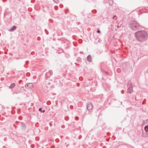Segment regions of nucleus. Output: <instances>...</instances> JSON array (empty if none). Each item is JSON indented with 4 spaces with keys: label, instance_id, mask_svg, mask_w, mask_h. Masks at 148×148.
<instances>
[{
    "label": "nucleus",
    "instance_id": "23",
    "mask_svg": "<svg viewBox=\"0 0 148 148\" xmlns=\"http://www.w3.org/2000/svg\"><path fill=\"white\" fill-rule=\"evenodd\" d=\"M49 125L51 126L52 125V124L51 123H49Z\"/></svg>",
    "mask_w": 148,
    "mask_h": 148
},
{
    "label": "nucleus",
    "instance_id": "10",
    "mask_svg": "<svg viewBox=\"0 0 148 148\" xmlns=\"http://www.w3.org/2000/svg\"><path fill=\"white\" fill-rule=\"evenodd\" d=\"M87 60L89 62H91L92 61V59L91 56L89 55L87 57Z\"/></svg>",
    "mask_w": 148,
    "mask_h": 148
},
{
    "label": "nucleus",
    "instance_id": "18",
    "mask_svg": "<svg viewBox=\"0 0 148 148\" xmlns=\"http://www.w3.org/2000/svg\"><path fill=\"white\" fill-rule=\"evenodd\" d=\"M75 119L76 120H77L78 119V117L77 116H76L75 117Z\"/></svg>",
    "mask_w": 148,
    "mask_h": 148
},
{
    "label": "nucleus",
    "instance_id": "13",
    "mask_svg": "<svg viewBox=\"0 0 148 148\" xmlns=\"http://www.w3.org/2000/svg\"><path fill=\"white\" fill-rule=\"evenodd\" d=\"M112 18L114 20H115L117 18H116V15H114V16L113 17H112Z\"/></svg>",
    "mask_w": 148,
    "mask_h": 148
},
{
    "label": "nucleus",
    "instance_id": "7",
    "mask_svg": "<svg viewBox=\"0 0 148 148\" xmlns=\"http://www.w3.org/2000/svg\"><path fill=\"white\" fill-rule=\"evenodd\" d=\"M93 108V106L92 103H89L87 105V109L88 110H91Z\"/></svg>",
    "mask_w": 148,
    "mask_h": 148
},
{
    "label": "nucleus",
    "instance_id": "11",
    "mask_svg": "<svg viewBox=\"0 0 148 148\" xmlns=\"http://www.w3.org/2000/svg\"><path fill=\"white\" fill-rule=\"evenodd\" d=\"M21 126L24 129H25L26 127L25 125L23 123L21 122Z\"/></svg>",
    "mask_w": 148,
    "mask_h": 148
},
{
    "label": "nucleus",
    "instance_id": "15",
    "mask_svg": "<svg viewBox=\"0 0 148 148\" xmlns=\"http://www.w3.org/2000/svg\"><path fill=\"white\" fill-rule=\"evenodd\" d=\"M45 32H46V34H48V32L47 31V30L46 29H45Z\"/></svg>",
    "mask_w": 148,
    "mask_h": 148
},
{
    "label": "nucleus",
    "instance_id": "6",
    "mask_svg": "<svg viewBox=\"0 0 148 148\" xmlns=\"http://www.w3.org/2000/svg\"><path fill=\"white\" fill-rule=\"evenodd\" d=\"M53 73L52 71L51 70H49L48 72L46 73L45 74V76L46 78H48L50 77Z\"/></svg>",
    "mask_w": 148,
    "mask_h": 148
},
{
    "label": "nucleus",
    "instance_id": "24",
    "mask_svg": "<svg viewBox=\"0 0 148 148\" xmlns=\"http://www.w3.org/2000/svg\"><path fill=\"white\" fill-rule=\"evenodd\" d=\"M119 27H119V26H117V27H118V28H119Z\"/></svg>",
    "mask_w": 148,
    "mask_h": 148
},
{
    "label": "nucleus",
    "instance_id": "12",
    "mask_svg": "<svg viewBox=\"0 0 148 148\" xmlns=\"http://www.w3.org/2000/svg\"><path fill=\"white\" fill-rule=\"evenodd\" d=\"M15 85V83H12L10 85V88H11L12 89V88H13L14 87Z\"/></svg>",
    "mask_w": 148,
    "mask_h": 148
},
{
    "label": "nucleus",
    "instance_id": "5",
    "mask_svg": "<svg viewBox=\"0 0 148 148\" xmlns=\"http://www.w3.org/2000/svg\"><path fill=\"white\" fill-rule=\"evenodd\" d=\"M33 84L32 83H30L26 84L25 85V87L26 88L29 89L32 88Z\"/></svg>",
    "mask_w": 148,
    "mask_h": 148
},
{
    "label": "nucleus",
    "instance_id": "2",
    "mask_svg": "<svg viewBox=\"0 0 148 148\" xmlns=\"http://www.w3.org/2000/svg\"><path fill=\"white\" fill-rule=\"evenodd\" d=\"M130 27L133 30L135 31L141 29L142 26L135 21H131L129 25Z\"/></svg>",
    "mask_w": 148,
    "mask_h": 148
},
{
    "label": "nucleus",
    "instance_id": "22",
    "mask_svg": "<svg viewBox=\"0 0 148 148\" xmlns=\"http://www.w3.org/2000/svg\"><path fill=\"white\" fill-rule=\"evenodd\" d=\"M45 112V110H43V111H42V112H41L44 113Z\"/></svg>",
    "mask_w": 148,
    "mask_h": 148
},
{
    "label": "nucleus",
    "instance_id": "4",
    "mask_svg": "<svg viewBox=\"0 0 148 148\" xmlns=\"http://www.w3.org/2000/svg\"><path fill=\"white\" fill-rule=\"evenodd\" d=\"M145 132H143L142 136L144 137H148V125L145 126L144 127Z\"/></svg>",
    "mask_w": 148,
    "mask_h": 148
},
{
    "label": "nucleus",
    "instance_id": "16",
    "mask_svg": "<svg viewBox=\"0 0 148 148\" xmlns=\"http://www.w3.org/2000/svg\"><path fill=\"white\" fill-rule=\"evenodd\" d=\"M18 118H19V120H21V119H22V117H21V116H19V117Z\"/></svg>",
    "mask_w": 148,
    "mask_h": 148
},
{
    "label": "nucleus",
    "instance_id": "17",
    "mask_svg": "<svg viewBox=\"0 0 148 148\" xmlns=\"http://www.w3.org/2000/svg\"><path fill=\"white\" fill-rule=\"evenodd\" d=\"M97 32L98 33H99L100 32V31L99 30H98L97 31Z\"/></svg>",
    "mask_w": 148,
    "mask_h": 148
},
{
    "label": "nucleus",
    "instance_id": "20",
    "mask_svg": "<svg viewBox=\"0 0 148 148\" xmlns=\"http://www.w3.org/2000/svg\"><path fill=\"white\" fill-rule=\"evenodd\" d=\"M105 73L107 74L108 75V72L107 71H105Z\"/></svg>",
    "mask_w": 148,
    "mask_h": 148
},
{
    "label": "nucleus",
    "instance_id": "19",
    "mask_svg": "<svg viewBox=\"0 0 148 148\" xmlns=\"http://www.w3.org/2000/svg\"><path fill=\"white\" fill-rule=\"evenodd\" d=\"M18 93L17 92H13V94H14V93H15V94H17Z\"/></svg>",
    "mask_w": 148,
    "mask_h": 148
},
{
    "label": "nucleus",
    "instance_id": "25",
    "mask_svg": "<svg viewBox=\"0 0 148 148\" xmlns=\"http://www.w3.org/2000/svg\"><path fill=\"white\" fill-rule=\"evenodd\" d=\"M42 148H43V147H42Z\"/></svg>",
    "mask_w": 148,
    "mask_h": 148
},
{
    "label": "nucleus",
    "instance_id": "8",
    "mask_svg": "<svg viewBox=\"0 0 148 148\" xmlns=\"http://www.w3.org/2000/svg\"><path fill=\"white\" fill-rule=\"evenodd\" d=\"M50 84L51 83L50 82H48L46 85V87L47 88V89L48 90H49V89H50L51 88V86H50Z\"/></svg>",
    "mask_w": 148,
    "mask_h": 148
},
{
    "label": "nucleus",
    "instance_id": "1",
    "mask_svg": "<svg viewBox=\"0 0 148 148\" xmlns=\"http://www.w3.org/2000/svg\"><path fill=\"white\" fill-rule=\"evenodd\" d=\"M135 37L138 41L142 42L146 41L148 38L147 32L144 31H139L135 34Z\"/></svg>",
    "mask_w": 148,
    "mask_h": 148
},
{
    "label": "nucleus",
    "instance_id": "21",
    "mask_svg": "<svg viewBox=\"0 0 148 148\" xmlns=\"http://www.w3.org/2000/svg\"><path fill=\"white\" fill-rule=\"evenodd\" d=\"M124 92V91L123 90H122L121 91V93H122V94H123Z\"/></svg>",
    "mask_w": 148,
    "mask_h": 148
},
{
    "label": "nucleus",
    "instance_id": "3",
    "mask_svg": "<svg viewBox=\"0 0 148 148\" xmlns=\"http://www.w3.org/2000/svg\"><path fill=\"white\" fill-rule=\"evenodd\" d=\"M127 93H132L133 91V87L132 83L130 81H129L127 84Z\"/></svg>",
    "mask_w": 148,
    "mask_h": 148
},
{
    "label": "nucleus",
    "instance_id": "9",
    "mask_svg": "<svg viewBox=\"0 0 148 148\" xmlns=\"http://www.w3.org/2000/svg\"><path fill=\"white\" fill-rule=\"evenodd\" d=\"M16 27L15 26H13V27L11 28V29H9L10 32H13L16 29Z\"/></svg>",
    "mask_w": 148,
    "mask_h": 148
},
{
    "label": "nucleus",
    "instance_id": "14",
    "mask_svg": "<svg viewBox=\"0 0 148 148\" xmlns=\"http://www.w3.org/2000/svg\"><path fill=\"white\" fill-rule=\"evenodd\" d=\"M39 111H40V112H42V108H39Z\"/></svg>",
    "mask_w": 148,
    "mask_h": 148
}]
</instances>
